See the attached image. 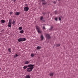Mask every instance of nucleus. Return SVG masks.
I'll use <instances>...</instances> for the list:
<instances>
[{
  "mask_svg": "<svg viewBox=\"0 0 78 78\" xmlns=\"http://www.w3.org/2000/svg\"><path fill=\"white\" fill-rule=\"evenodd\" d=\"M27 67H29V68L27 69V71L29 72H31L33 70V68H34V65L31 64L27 66Z\"/></svg>",
  "mask_w": 78,
  "mask_h": 78,
  "instance_id": "1",
  "label": "nucleus"
},
{
  "mask_svg": "<svg viewBox=\"0 0 78 78\" xmlns=\"http://www.w3.org/2000/svg\"><path fill=\"white\" fill-rule=\"evenodd\" d=\"M26 39L25 38H19L18 40V42H23V41H25Z\"/></svg>",
  "mask_w": 78,
  "mask_h": 78,
  "instance_id": "2",
  "label": "nucleus"
},
{
  "mask_svg": "<svg viewBox=\"0 0 78 78\" xmlns=\"http://www.w3.org/2000/svg\"><path fill=\"white\" fill-rule=\"evenodd\" d=\"M12 24V20L9 19L8 24V27L10 28L11 27V25Z\"/></svg>",
  "mask_w": 78,
  "mask_h": 78,
  "instance_id": "3",
  "label": "nucleus"
},
{
  "mask_svg": "<svg viewBox=\"0 0 78 78\" xmlns=\"http://www.w3.org/2000/svg\"><path fill=\"white\" fill-rule=\"evenodd\" d=\"M24 11L27 12L29 10V7L28 6L25 7L24 8Z\"/></svg>",
  "mask_w": 78,
  "mask_h": 78,
  "instance_id": "4",
  "label": "nucleus"
},
{
  "mask_svg": "<svg viewBox=\"0 0 78 78\" xmlns=\"http://www.w3.org/2000/svg\"><path fill=\"white\" fill-rule=\"evenodd\" d=\"M46 36L47 39H50V38H51L50 37V36L48 34H46Z\"/></svg>",
  "mask_w": 78,
  "mask_h": 78,
  "instance_id": "5",
  "label": "nucleus"
},
{
  "mask_svg": "<svg viewBox=\"0 0 78 78\" xmlns=\"http://www.w3.org/2000/svg\"><path fill=\"white\" fill-rule=\"evenodd\" d=\"M36 29L37 30V32L39 33V27L37 26H36Z\"/></svg>",
  "mask_w": 78,
  "mask_h": 78,
  "instance_id": "6",
  "label": "nucleus"
},
{
  "mask_svg": "<svg viewBox=\"0 0 78 78\" xmlns=\"http://www.w3.org/2000/svg\"><path fill=\"white\" fill-rule=\"evenodd\" d=\"M42 2L43 3V5H46V3H47V2H46L45 0H42Z\"/></svg>",
  "mask_w": 78,
  "mask_h": 78,
  "instance_id": "7",
  "label": "nucleus"
},
{
  "mask_svg": "<svg viewBox=\"0 0 78 78\" xmlns=\"http://www.w3.org/2000/svg\"><path fill=\"white\" fill-rule=\"evenodd\" d=\"M30 62L26 61L25 62L24 64H25L27 65V64H30Z\"/></svg>",
  "mask_w": 78,
  "mask_h": 78,
  "instance_id": "8",
  "label": "nucleus"
},
{
  "mask_svg": "<svg viewBox=\"0 0 78 78\" xmlns=\"http://www.w3.org/2000/svg\"><path fill=\"white\" fill-rule=\"evenodd\" d=\"M54 74V73H49L50 76H53V75Z\"/></svg>",
  "mask_w": 78,
  "mask_h": 78,
  "instance_id": "9",
  "label": "nucleus"
},
{
  "mask_svg": "<svg viewBox=\"0 0 78 78\" xmlns=\"http://www.w3.org/2000/svg\"><path fill=\"white\" fill-rule=\"evenodd\" d=\"M41 41H43V39H44V36H43V35H42V34L41 35Z\"/></svg>",
  "mask_w": 78,
  "mask_h": 78,
  "instance_id": "10",
  "label": "nucleus"
},
{
  "mask_svg": "<svg viewBox=\"0 0 78 78\" xmlns=\"http://www.w3.org/2000/svg\"><path fill=\"white\" fill-rule=\"evenodd\" d=\"M20 14V12H16L15 13V15L16 16H19Z\"/></svg>",
  "mask_w": 78,
  "mask_h": 78,
  "instance_id": "11",
  "label": "nucleus"
},
{
  "mask_svg": "<svg viewBox=\"0 0 78 78\" xmlns=\"http://www.w3.org/2000/svg\"><path fill=\"white\" fill-rule=\"evenodd\" d=\"M8 51L9 53H11V48H9L8 49Z\"/></svg>",
  "mask_w": 78,
  "mask_h": 78,
  "instance_id": "12",
  "label": "nucleus"
},
{
  "mask_svg": "<svg viewBox=\"0 0 78 78\" xmlns=\"http://www.w3.org/2000/svg\"><path fill=\"white\" fill-rule=\"evenodd\" d=\"M25 78H30V76L29 75H27L26 76Z\"/></svg>",
  "mask_w": 78,
  "mask_h": 78,
  "instance_id": "13",
  "label": "nucleus"
},
{
  "mask_svg": "<svg viewBox=\"0 0 78 78\" xmlns=\"http://www.w3.org/2000/svg\"><path fill=\"white\" fill-rule=\"evenodd\" d=\"M20 33L21 34H22V33H24V31H23V30H20Z\"/></svg>",
  "mask_w": 78,
  "mask_h": 78,
  "instance_id": "14",
  "label": "nucleus"
},
{
  "mask_svg": "<svg viewBox=\"0 0 78 78\" xmlns=\"http://www.w3.org/2000/svg\"><path fill=\"white\" fill-rule=\"evenodd\" d=\"M15 21L14 20H13L12 21V23L13 25H15Z\"/></svg>",
  "mask_w": 78,
  "mask_h": 78,
  "instance_id": "15",
  "label": "nucleus"
},
{
  "mask_svg": "<svg viewBox=\"0 0 78 78\" xmlns=\"http://www.w3.org/2000/svg\"><path fill=\"white\" fill-rule=\"evenodd\" d=\"M1 22L2 23H4L5 22V20H1Z\"/></svg>",
  "mask_w": 78,
  "mask_h": 78,
  "instance_id": "16",
  "label": "nucleus"
},
{
  "mask_svg": "<svg viewBox=\"0 0 78 78\" xmlns=\"http://www.w3.org/2000/svg\"><path fill=\"white\" fill-rule=\"evenodd\" d=\"M34 56H35V55H34V54H32L31 55V57H34Z\"/></svg>",
  "mask_w": 78,
  "mask_h": 78,
  "instance_id": "17",
  "label": "nucleus"
},
{
  "mask_svg": "<svg viewBox=\"0 0 78 78\" xmlns=\"http://www.w3.org/2000/svg\"><path fill=\"white\" fill-rule=\"evenodd\" d=\"M18 55H17V54H16L15 55H14V58H17V57H18Z\"/></svg>",
  "mask_w": 78,
  "mask_h": 78,
  "instance_id": "18",
  "label": "nucleus"
},
{
  "mask_svg": "<svg viewBox=\"0 0 78 78\" xmlns=\"http://www.w3.org/2000/svg\"><path fill=\"white\" fill-rule=\"evenodd\" d=\"M19 30H22V27H20L19 28Z\"/></svg>",
  "mask_w": 78,
  "mask_h": 78,
  "instance_id": "19",
  "label": "nucleus"
},
{
  "mask_svg": "<svg viewBox=\"0 0 78 78\" xmlns=\"http://www.w3.org/2000/svg\"><path fill=\"white\" fill-rule=\"evenodd\" d=\"M23 68L24 69H26L27 68V66H24L23 67Z\"/></svg>",
  "mask_w": 78,
  "mask_h": 78,
  "instance_id": "20",
  "label": "nucleus"
},
{
  "mask_svg": "<svg viewBox=\"0 0 78 78\" xmlns=\"http://www.w3.org/2000/svg\"><path fill=\"white\" fill-rule=\"evenodd\" d=\"M60 44H57L56 45V47H59V46H60Z\"/></svg>",
  "mask_w": 78,
  "mask_h": 78,
  "instance_id": "21",
  "label": "nucleus"
},
{
  "mask_svg": "<svg viewBox=\"0 0 78 78\" xmlns=\"http://www.w3.org/2000/svg\"><path fill=\"white\" fill-rule=\"evenodd\" d=\"M53 26H51L50 30H53Z\"/></svg>",
  "mask_w": 78,
  "mask_h": 78,
  "instance_id": "22",
  "label": "nucleus"
},
{
  "mask_svg": "<svg viewBox=\"0 0 78 78\" xmlns=\"http://www.w3.org/2000/svg\"><path fill=\"white\" fill-rule=\"evenodd\" d=\"M55 20H56V21H58V18L57 17L55 18Z\"/></svg>",
  "mask_w": 78,
  "mask_h": 78,
  "instance_id": "23",
  "label": "nucleus"
},
{
  "mask_svg": "<svg viewBox=\"0 0 78 78\" xmlns=\"http://www.w3.org/2000/svg\"><path fill=\"white\" fill-rule=\"evenodd\" d=\"M43 17H42V16L41 17V20H43Z\"/></svg>",
  "mask_w": 78,
  "mask_h": 78,
  "instance_id": "24",
  "label": "nucleus"
},
{
  "mask_svg": "<svg viewBox=\"0 0 78 78\" xmlns=\"http://www.w3.org/2000/svg\"><path fill=\"white\" fill-rule=\"evenodd\" d=\"M37 50H39V46H37Z\"/></svg>",
  "mask_w": 78,
  "mask_h": 78,
  "instance_id": "25",
  "label": "nucleus"
},
{
  "mask_svg": "<svg viewBox=\"0 0 78 78\" xmlns=\"http://www.w3.org/2000/svg\"><path fill=\"white\" fill-rule=\"evenodd\" d=\"M57 13H58V12L57 11H56L55 12V14H57Z\"/></svg>",
  "mask_w": 78,
  "mask_h": 78,
  "instance_id": "26",
  "label": "nucleus"
},
{
  "mask_svg": "<svg viewBox=\"0 0 78 78\" xmlns=\"http://www.w3.org/2000/svg\"><path fill=\"white\" fill-rule=\"evenodd\" d=\"M12 14V12H9L10 14L11 15V14Z\"/></svg>",
  "mask_w": 78,
  "mask_h": 78,
  "instance_id": "27",
  "label": "nucleus"
},
{
  "mask_svg": "<svg viewBox=\"0 0 78 78\" xmlns=\"http://www.w3.org/2000/svg\"><path fill=\"white\" fill-rule=\"evenodd\" d=\"M59 20L60 21L61 20V17H59Z\"/></svg>",
  "mask_w": 78,
  "mask_h": 78,
  "instance_id": "28",
  "label": "nucleus"
},
{
  "mask_svg": "<svg viewBox=\"0 0 78 78\" xmlns=\"http://www.w3.org/2000/svg\"><path fill=\"white\" fill-rule=\"evenodd\" d=\"M43 29H44V30H45V27L44 26L43 27Z\"/></svg>",
  "mask_w": 78,
  "mask_h": 78,
  "instance_id": "29",
  "label": "nucleus"
},
{
  "mask_svg": "<svg viewBox=\"0 0 78 78\" xmlns=\"http://www.w3.org/2000/svg\"><path fill=\"white\" fill-rule=\"evenodd\" d=\"M12 1H13V2H16V0H11Z\"/></svg>",
  "mask_w": 78,
  "mask_h": 78,
  "instance_id": "30",
  "label": "nucleus"
},
{
  "mask_svg": "<svg viewBox=\"0 0 78 78\" xmlns=\"http://www.w3.org/2000/svg\"><path fill=\"white\" fill-rule=\"evenodd\" d=\"M42 33V31L41 30H39V33Z\"/></svg>",
  "mask_w": 78,
  "mask_h": 78,
  "instance_id": "31",
  "label": "nucleus"
},
{
  "mask_svg": "<svg viewBox=\"0 0 78 78\" xmlns=\"http://www.w3.org/2000/svg\"><path fill=\"white\" fill-rule=\"evenodd\" d=\"M53 3H54V4H55V3H56V2H53Z\"/></svg>",
  "mask_w": 78,
  "mask_h": 78,
  "instance_id": "32",
  "label": "nucleus"
},
{
  "mask_svg": "<svg viewBox=\"0 0 78 78\" xmlns=\"http://www.w3.org/2000/svg\"><path fill=\"white\" fill-rule=\"evenodd\" d=\"M41 48V47H39V49H40V48Z\"/></svg>",
  "mask_w": 78,
  "mask_h": 78,
  "instance_id": "33",
  "label": "nucleus"
},
{
  "mask_svg": "<svg viewBox=\"0 0 78 78\" xmlns=\"http://www.w3.org/2000/svg\"><path fill=\"white\" fill-rule=\"evenodd\" d=\"M1 68H0V70H1Z\"/></svg>",
  "mask_w": 78,
  "mask_h": 78,
  "instance_id": "34",
  "label": "nucleus"
}]
</instances>
